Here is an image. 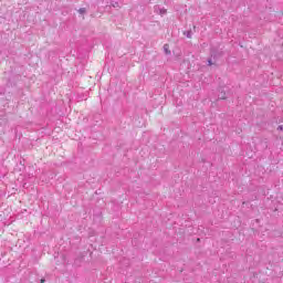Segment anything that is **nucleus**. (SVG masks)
I'll return each instance as SVG.
<instances>
[{
  "label": "nucleus",
  "instance_id": "obj_1",
  "mask_svg": "<svg viewBox=\"0 0 283 283\" xmlns=\"http://www.w3.org/2000/svg\"><path fill=\"white\" fill-rule=\"evenodd\" d=\"M164 50L166 54H171V50H169V44H165Z\"/></svg>",
  "mask_w": 283,
  "mask_h": 283
},
{
  "label": "nucleus",
  "instance_id": "obj_2",
  "mask_svg": "<svg viewBox=\"0 0 283 283\" xmlns=\"http://www.w3.org/2000/svg\"><path fill=\"white\" fill-rule=\"evenodd\" d=\"M78 12H80V14H85L86 10H85V8H81V9L78 10Z\"/></svg>",
  "mask_w": 283,
  "mask_h": 283
},
{
  "label": "nucleus",
  "instance_id": "obj_3",
  "mask_svg": "<svg viewBox=\"0 0 283 283\" xmlns=\"http://www.w3.org/2000/svg\"><path fill=\"white\" fill-rule=\"evenodd\" d=\"M277 129H279V132H282L283 126H279Z\"/></svg>",
  "mask_w": 283,
  "mask_h": 283
},
{
  "label": "nucleus",
  "instance_id": "obj_4",
  "mask_svg": "<svg viewBox=\"0 0 283 283\" xmlns=\"http://www.w3.org/2000/svg\"><path fill=\"white\" fill-rule=\"evenodd\" d=\"M41 283H45V280L44 279H41V281H40Z\"/></svg>",
  "mask_w": 283,
  "mask_h": 283
},
{
  "label": "nucleus",
  "instance_id": "obj_5",
  "mask_svg": "<svg viewBox=\"0 0 283 283\" xmlns=\"http://www.w3.org/2000/svg\"><path fill=\"white\" fill-rule=\"evenodd\" d=\"M209 65H211V61H209Z\"/></svg>",
  "mask_w": 283,
  "mask_h": 283
}]
</instances>
